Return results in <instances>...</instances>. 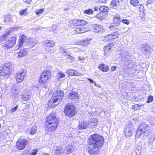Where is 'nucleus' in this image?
<instances>
[{
	"label": "nucleus",
	"mask_w": 155,
	"mask_h": 155,
	"mask_svg": "<svg viewBox=\"0 0 155 155\" xmlns=\"http://www.w3.org/2000/svg\"><path fill=\"white\" fill-rule=\"evenodd\" d=\"M104 139L103 136L94 134L91 135L87 140V151L90 155H99L100 150L104 145Z\"/></svg>",
	"instance_id": "1"
},
{
	"label": "nucleus",
	"mask_w": 155,
	"mask_h": 155,
	"mask_svg": "<svg viewBox=\"0 0 155 155\" xmlns=\"http://www.w3.org/2000/svg\"><path fill=\"white\" fill-rule=\"evenodd\" d=\"M59 123L57 115L53 112L50 114L45 118V128L46 131L52 133L57 129Z\"/></svg>",
	"instance_id": "2"
},
{
	"label": "nucleus",
	"mask_w": 155,
	"mask_h": 155,
	"mask_svg": "<svg viewBox=\"0 0 155 155\" xmlns=\"http://www.w3.org/2000/svg\"><path fill=\"white\" fill-rule=\"evenodd\" d=\"M109 28L111 30H116L115 32L113 33L108 34L103 37V41L105 42H109L112 41L117 39L119 37V33L118 31L119 30L118 28H117L114 26H110Z\"/></svg>",
	"instance_id": "3"
},
{
	"label": "nucleus",
	"mask_w": 155,
	"mask_h": 155,
	"mask_svg": "<svg viewBox=\"0 0 155 155\" xmlns=\"http://www.w3.org/2000/svg\"><path fill=\"white\" fill-rule=\"evenodd\" d=\"M77 112L76 109L73 104H68L65 105L64 109L65 115L69 118L75 115Z\"/></svg>",
	"instance_id": "4"
},
{
	"label": "nucleus",
	"mask_w": 155,
	"mask_h": 155,
	"mask_svg": "<svg viewBox=\"0 0 155 155\" xmlns=\"http://www.w3.org/2000/svg\"><path fill=\"white\" fill-rule=\"evenodd\" d=\"M10 63H6L0 67V76L8 77L12 73V69Z\"/></svg>",
	"instance_id": "5"
},
{
	"label": "nucleus",
	"mask_w": 155,
	"mask_h": 155,
	"mask_svg": "<svg viewBox=\"0 0 155 155\" xmlns=\"http://www.w3.org/2000/svg\"><path fill=\"white\" fill-rule=\"evenodd\" d=\"M51 73L49 70H45L42 71L39 78L38 81L40 84L47 83L50 79Z\"/></svg>",
	"instance_id": "6"
},
{
	"label": "nucleus",
	"mask_w": 155,
	"mask_h": 155,
	"mask_svg": "<svg viewBox=\"0 0 155 155\" xmlns=\"http://www.w3.org/2000/svg\"><path fill=\"white\" fill-rule=\"evenodd\" d=\"M87 23L86 21L79 18H74L70 20L68 22V26L71 28H74L78 26H83Z\"/></svg>",
	"instance_id": "7"
},
{
	"label": "nucleus",
	"mask_w": 155,
	"mask_h": 155,
	"mask_svg": "<svg viewBox=\"0 0 155 155\" xmlns=\"http://www.w3.org/2000/svg\"><path fill=\"white\" fill-rule=\"evenodd\" d=\"M28 143V141L26 139L20 137L16 141L15 147L18 150H21L25 149Z\"/></svg>",
	"instance_id": "8"
},
{
	"label": "nucleus",
	"mask_w": 155,
	"mask_h": 155,
	"mask_svg": "<svg viewBox=\"0 0 155 155\" xmlns=\"http://www.w3.org/2000/svg\"><path fill=\"white\" fill-rule=\"evenodd\" d=\"M16 40L17 38L15 36L11 37L5 42L2 47L5 49H9L12 48L15 44Z\"/></svg>",
	"instance_id": "9"
},
{
	"label": "nucleus",
	"mask_w": 155,
	"mask_h": 155,
	"mask_svg": "<svg viewBox=\"0 0 155 155\" xmlns=\"http://www.w3.org/2000/svg\"><path fill=\"white\" fill-rule=\"evenodd\" d=\"M17 50L18 51L16 54H17V57L18 58L25 57L28 54V51L27 48L23 47L18 46Z\"/></svg>",
	"instance_id": "10"
},
{
	"label": "nucleus",
	"mask_w": 155,
	"mask_h": 155,
	"mask_svg": "<svg viewBox=\"0 0 155 155\" xmlns=\"http://www.w3.org/2000/svg\"><path fill=\"white\" fill-rule=\"evenodd\" d=\"M26 75V71L24 69H22L16 74L15 79L17 83L22 82Z\"/></svg>",
	"instance_id": "11"
},
{
	"label": "nucleus",
	"mask_w": 155,
	"mask_h": 155,
	"mask_svg": "<svg viewBox=\"0 0 155 155\" xmlns=\"http://www.w3.org/2000/svg\"><path fill=\"white\" fill-rule=\"evenodd\" d=\"M125 136L126 137H131L134 134L133 128L131 124H128L124 128V130Z\"/></svg>",
	"instance_id": "12"
},
{
	"label": "nucleus",
	"mask_w": 155,
	"mask_h": 155,
	"mask_svg": "<svg viewBox=\"0 0 155 155\" xmlns=\"http://www.w3.org/2000/svg\"><path fill=\"white\" fill-rule=\"evenodd\" d=\"M68 98L70 101H74L79 99L78 94L76 91H71L67 95Z\"/></svg>",
	"instance_id": "13"
},
{
	"label": "nucleus",
	"mask_w": 155,
	"mask_h": 155,
	"mask_svg": "<svg viewBox=\"0 0 155 155\" xmlns=\"http://www.w3.org/2000/svg\"><path fill=\"white\" fill-rule=\"evenodd\" d=\"M60 103L59 102L58 98H54L52 97L48 101L47 105L49 107L53 108L58 106Z\"/></svg>",
	"instance_id": "14"
},
{
	"label": "nucleus",
	"mask_w": 155,
	"mask_h": 155,
	"mask_svg": "<svg viewBox=\"0 0 155 155\" xmlns=\"http://www.w3.org/2000/svg\"><path fill=\"white\" fill-rule=\"evenodd\" d=\"M64 92L62 90L56 91L53 93L52 97L58 98L59 102H60L64 97Z\"/></svg>",
	"instance_id": "15"
},
{
	"label": "nucleus",
	"mask_w": 155,
	"mask_h": 155,
	"mask_svg": "<svg viewBox=\"0 0 155 155\" xmlns=\"http://www.w3.org/2000/svg\"><path fill=\"white\" fill-rule=\"evenodd\" d=\"M140 127L142 130L143 136H147L151 132L150 127L145 124H142Z\"/></svg>",
	"instance_id": "16"
},
{
	"label": "nucleus",
	"mask_w": 155,
	"mask_h": 155,
	"mask_svg": "<svg viewBox=\"0 0 155 155\" xmlns=\"http://www.w3.org/2000/svg\"><path fill=\"white\" fill-rule=\"evenodd\" d=\"M91 40V38H89L84 40H81L78 41V44L83 47H87L90 44Z\"/></svg>",
	"instance_id": "17"
},
{
	"label": "nucleus",
	"mask_w": 155,
	"mask_h": 155,
	"mask_svg": "<svg viewBox=\"0 0 155 155\" xmlns=\"http://www.w3.org/2000/svg\"><path fill=\"white\" fill-rule=\"evenodd\" d=\"M85 28L82 27H77L74 28L72 32L74 34H78L84 33L86 31Z\"/></svg>",
	"instance_id": "18"
},
{
	"label": "nucleus",
	"mask_w": 155,
	"mask_h": 155,
	"mask_svg": "<svg viewBox=\"0 0 155 155\" xmlns=\"http://www.w3.org/2000/svg\"><path fill=\"white\" fill-rule=\"evenodd\" d=\"M113 46V43L110 42L104 47V55H107L110 53L111 48Z\"/></svg>",
	"instance_id": "19"
},
{
	"label": "nucleus",
	"mask_w": 155,
	"mask_h": 155,
	"mask_svg": "<svg viewBox=\"0 0 155 155\" xmlns=\"http://www.w3.org/2000/svg\"><path fill=\"white\" fill-rule=\"evenodd\" d=\"M28 40L27 37L24 35H22L18 39V46L23 47V44Z\"/></svg>",
	"instance_id": "20"
},
{
	"label": "nucleus",
	"mask_w": 155,
	"mask_h": 155,
	"mask_svg": "<svg viewBox=\"0 0 155 155\" xmlns=\"http://www.w3.org/2000/svg\"><path fill=\"white\" fill-rule=\"evenodd\" d=\"M93 28L95 33L101 32L103 31V27L102 25L97 24H94L93 25Z\"/></svg>",
	"instance_id": "21"
},
{
	"label": "nucleus",
	"mask_w": 155,
	"mask_h": 155,
	"mask_svg": "<svg viewBox=\"0 0 155 155\" xmlns=\"http://www.w3.org/2000/svg\"><path fill=\"white\" fill-rule=\"evenodd\" d=\"M44 44L48 48H52L55 46V43L52 40H46L44 42Z\"/></svg>",
	"instance_id": "22"
},
{
	"label": "nucleus",
	"mask_w": 155,
	"mask_h": 155,
	"mask_svg": "<svg viewBox=\"0 0 155 155\" xmlns=\"http://www.w3.org/2000/svg\"><path fill=\"white\" fill-rule=\"evenodd\" d=\"M11 30L6 31V32L0 36V42H3L7 38L8 36L12 32Z\"/></svg>",
	"instance_id": "23"
},
{
	"label": "nucleus",
	"mask_w": 155,
	"mask_h": 155,
	"mask_svg": "<svg viewBox=\"0 0 155 155\" xmlns=\"http://www.w3.org/2000/svg\"><path fill=\"white\" fill-rule=\"evenodd\" d=\"M98 68L101 71L103 72H106L109 70V67L108 65H106L104 63L100 64L98 66Z\"/></svg>",
	"instance_id": "24"
},
{
	"label": "nucleus",
	"mask_w": 155,
	"mask_h": 155,
	"mask_svg": "<svg viewBox=\"0 0 155 155\" xmlns=\"http://www.w3.org/2000/svg\"><path fill=\"white\" fill-rule=\"evenodd\" d=\"M66 74L69 76H77L79 75V74L76 70L74 69H69L66 72Z\"/></svg>",
	"instance_id": "25"
},
{
	"label": "nucleus",
	"mask_w": 155,
	"mask_h": 155,
	"mask_svg": "<svg viewBox=\"0 0 155 155\" xmlns=\"http://www.w3.org/2000/svg\"><path fill=\"white\" fill-rule=\"evenodd\" d=\"M119 0H112L110 2V6L111 8L116 9L119 5Z\"/></svg>",
	"instance_id": "26"
},
{
	"label": "nucleus",
	"mask_w": 155,
	"mask_h": 155,
	"mask_svg": "<svg viewBox=\"0 0 155 155\" xmlns=\"http://www.w3.org/2000/svg\"><path fill=\"white\" fill-rule=\"evenodd\" d=\"M88 122L85 121H81L79 123V129L80 130L85 129L88 127Z\"/></svg>",
	"instance_id": "27"
},
{
	"label": "nucleus",
	"mask_w": 155,
	"mask_h": 155,
	"mask_svg": "<svg viewBox=\"0 0 155 155\" xmlns=\"http://www.w3.org/2000/svg\"><path fill=\"white\" fill-rule=\"evenodd\" d=\"M130 3L133 7H136L139 5L141 7L142 5V4H140L139 0H130Z\"/></svg>",
	"instance_id": "28"
},
{
	"label": "nucleus",
	"mask_w": 155,
	"mask_h": 155,
	"mask_svg": "<svg viewBox=\"0 0 155 155\" xmlns=\"http://www.w3.org/2000/svg\"><path fill=\"white\" fill-rule=\"evenodd\" d=\"M31 97V95L30 93L26 92L22 95L21 98L24 101H27L30 99Z\"/></svg>",
	"instance_id": "29"
},
{
	"label": "nucleus",
	"mask_w": 155,
	"mask_h": 155,
	"mask_svg": "<svg viewBox=\"0 0 155 155\" xmlns=\"http://www.w3.org/2000/svg\"><path fill=\"white\" fill-rule=\"evenodd\" d=\"M35 44L36 43L34 40L31 38L29 39L27 43V45L29 48H33Z\"/></svg>",
	"instance_id": "30"
},
{
	"label": "nucleus",
	"mask_w": 155,
	"mask_h": 155,
	"mask_svg": "<svg viewBox=\"0 0 155 155\" xmlns=\"http://www.w3.org/2000/svg\"><path fill=\"white\" fill-rule=\"evenodd\" d=\"M67 152L68 154L71 153L74 149V145H70L66 147Z\"/></svg>",
	"instance_id": "31"
},
{
	"label": "nucleus",
	"mask_w": 155,
	"mask_h": 155,
	"mask_svg": "<svg viewBox=\"0 0 155 155\" xmlns=\"http://www.w3.org/2000/svg\"><path fill=\"white\" fill-rule=\"evenodd\" d=\"M140 129H138L136 131L135 137L137 138H138L140 137L142 135H143V132L141 128V127H140Z\"/></svg>",
	"instance_id": "32"
},
{
	"label": "nucleus",
	"mask_w": 155,
	"mask_h": 155,
	"mask_svg": "<svg viewBox=\"0 0 155 155\" xmlns=\"http://www.w3.org/2000/svg\"><path fill=\"white\" fill-rule=\"evenodd\" d=\"M113 21H117V24L119 25L120 22V16L118 14H117L115 15L113 17Z\"/></svg>",
	"instance_id": "33"
},
{
	"label": "nucleus",
	"mask_w": 155,
	"mask_h": 155,
	"mask_svg": "<svg viewBox=\"0 0 155 155\" xmlns=\"http://www.w3.org/2000/svg\"><path fill=\"white\" fill-rule=\"evenodd\" d=\"M143 104H136L134 105H132L131 106V108L134 109V110H139L140 109V107L143 106Z\"/></svg>",
	"instance_id": "34"
},
{
	"label": "nucleus",
	"mask_w": 155,
	"mask_h": 155,
	"mask_svg": "<svg viewBox=\"0 0 155 155\" xmlns=\"http://www.w3.org/2000/svg\"><path fill=\"white\" fill-rule=\"evenodd\" d=\"M99 9L101 12H105L107 11L109 9V8L107 6H100Z\"/></svg>",
	"instance_id": "35"
},
{
	"label": "nucleus",
	"mask_w": 155,
	"mask_h": 155,
	"mask_svg": "<svg viewBox=\"0 0 155 155\" xmlns=\"http://www.w3.org/2000/svg\"><path fill=\"white\" fill-rule=\"evenodd\" d=\"M37 132L36 127L35 126H33L30 130V134L33 135L36 134Z\"/></svg>",
	"instance_id": "36"
},
{
	"label": "nucleus",
	"mask_w": 155,
	"mask_h": 155,
	"mask_svg": "<svg viewBox=\"0 0 155 155\" xmlns=\"http://www.w3.org/2000/svg\"><path fill=\"white\" fill-rule=\"evenodd\" d=\"M83 12L85 14L91 15L93 13L94 11L92 9L89 8L83 11Z\"/></svg>",
	"instance_id": "37"
},
{
	"label": "nucleus",
	"mask_w": 155,
	"mask_h": 155,
	"mask_svg": "<svg viewBox=\"0 0 155 155\" xmlns=\"http://www.w3.org/2000/svg\"><path fill=\"white\" fill-rule=\"evenodd\" d=\"M94 17L101 20L103 19L104 18L103 14L101 12L97 14Z\"/></svg>",
	"instance_id": "38"
},
{
	"label": "nucleus",
	"mask_w": 155,
	"mask_h": 155,
	"mask_svg": "<svg viewBox=\"0 0 155 155\" xmlns=\"http://www.w3.org/2000/svg\"><path fill=\"white\" fill-rule=\"evenodd\" d=\"M4 21L5 22L10 21L12 20L11 16L9 15H6L4 18Z\"/></svg>",
	"instance_id": "39"
},
{
	"label": "nucleus",
	"mask_w": 155,
	"mask_h": 155,
	"mask_svg": "<svg viewBox=\"0 0 155 155\" xmlns=\"http://www.w3.org/2000/svg\"><path fill=\"white\" fill-rule=\"evenodd\" d=\"M19 13L21 15H26L28 14L27 8H26L25 9L21 10L19 12Z\"/></svg>",
	"instance_id": "40"
},
{
	"label": "nucleus",
	"mask_w": 155,
	"mask_h": 155,
	"mask_svg": "<svg viewBox=\"0 0 155 155\" xmlns=\"http://www.w3.org/2000/svg\"><path fill=\"white\" fill-rule=\"evenodd\" d=\"M44 11V9L43 8L38 9L35 11V13L37 15H39L41 14Z\"/></svg>",
	"instance_id": "41"
},
{
	"label": "nucleus",
	"mask_w": 155,
	"mask_h": 155,
	"mask_svg": "<svg viewBox=\"0 0 155 155\" xmlns=\"http://www.w3.org/2000/svg\"><path fill=\"white\" fill-rule=\"evenodd\" d=\"M144 48V51L145 52H147L148 53H149V52L150 51V50L151 49L149 46L147 45L145 46Z\"/></svg>",
	"instance_id": "42"
},
{
	"label": "nucleus",
	"mask_w": 155,
	"mask_h": 155,
	"mask_svg": "<svg viewBox=\"0 0 155 155\" xmlns=\"http://www.w3.org/2000/svg\"><path fill=\"white\" fill-rule=\"evenodd\" d=\"M58 75L59 78H61L65 77L66 76L65 74L64 73L61 72H58Z\"/></svg>",
	"instance_id": "43"
},
{
	"label": "nucleus",
	"mask_w": 155,
	"mask_h": 155,
	"mask_svg": "<svg viewBox=\"0 0 155 155\" xmlns=\"http://www.w3.org/2000/svg\"><path fill=\"white\" fill-rule=\"evenodd\" d=\"M61 150L60 148H58L54 151V153L56 155H59L61 153Z\"/></svg>",
	"instance_id": "44"
},
{
	"label": "nucleus",
	"mask_w": 155,
	"mask_h": 155,
	"mask_svg": "<svg viewBox=\"0 0 155 155\" xmlns=\"http://www.w3.org/2000/svg\"><path fill=\"white\" fill-rule=\"evenodd\" d=\"M69 56L67 60L69 62L72 63L74 61V57H72L70 55H69Z\"/></svg>",
	"instance_id": "45"
},
{
	"label": "nucleus",
	"mask_w": 155,
	"mask_h": 155,
	"mask_svg": "<svg viewBox=\"0 0 155 155\" xmlns=\"http://www.w3.org/2000/svg\"><path fill=\"white\" fill-rule=\"evenodd\" d=\"M98 122V120L97 118H93L91 119L90 122V123L91 124H94L95 123H97Z\"/></svg>",
	"instance_id": "46"
},
{
	"label": "nucleus",
	"mask_w": 155,
	"mask_h": 155,
	"mask_svg": "<svg viewBox=\"0 0 155 155\" xmlns=\"http://www.w3.org/2000/svg\"><path fill=\"white\" fill-rule=\"evenodd\" d=\"M121 21L123 23L128 25L130 23V21L129 20L126 19H122Z\"/></svg>",
	"instance_id": "47"
},
{
	"label": "nucleus",
	"mask_w": 155,
	"mask_h": 155,
	"mask_svg": "<svg viewBox=\"0 0 155 155\" xmlns=\"http://www.w3.org/2000/svg\"><path fill=\"white\" fill-rule=\"evenodd\" d=\"M153 97L151 96H149L147 100V103H150L152 102L153 100Z\"/></svg>",
	"instance_id": "48"
},
{
	"label": "nucleus",
	"mask_w": 155,
	"mask_h": 155,
	"mask_svg": "<svg viewBox=\"0 0 155 155\" xmlns=\"http://www.w3.org/2000/svg\"><path fill=\"white\" fill-rule=\"evenodd\" d=\"M37 149L33 150V152L30 154V155H35L37 154Z\"/></svg>",
	"instance_id": "49"
},
{
	"label": "nucleus",
	"mask_w": 155,
	"mask_h": 155,
	"mask_svg": "<svg viewBox=\"0 0 155 155\" xmlns=\"http://www.w3.org/2000/svg\"><path fill=\"white\" fill-rule=\"evenodd\" d=\"M18 108V106L16 105L13 108H12L11 110L12 112H13L15 111Z\"/></svg>",
	"instance_id": "50"
},
{
	"label": "nucleus",
	"mask_w": 155,
	"mask_h": 155,
	"mask_svg": "<svg viewBox=\"0 0 155 155\" xmlns=\"http://www.w3.org/2000/svg\"><path fill=\"white\" fill-rule=\"evenodd\" d=\"M116 67L115 66H113L111 67L110 71H113L116 70Z\"/></svg>",
	"instance_id": "51"
},
{
	"label": "nucleus",
	"mask_w": 155,
	"mask_h": 155,
	"mask_svg": "<svg viewBox=\"0 0 155 155\" xmlns=\"http://www.w3.org/2000/svg\"><path fill=\"white\" fill-rule=\"evenodd\" d=\"M87 80L90 81V82L91 83H94V85H96L95 82L93 81L92 79L89 78H87Z\"/></svg>",
	"instance_id": "52"
},
{
	"label": "nucleus",
	"mask_w": 155,
	"mask_h": 155,
	"mask_svg": "<svg viewBox=\"0 0 155 155\" xmlns=\"http://www.w3.org/2000/svg\"><path fill=\"white\" fill-rule=\"evenodd\" d=\"M24 2L30 4L31 1V0H23Z\"/></svg>",
	"instance_id": "53"
},
{
	"label": "nucleus",
	"mask_w": 155,
	"mask_h": 155,
	"mask_svg": "<svg viewBox=\"0 0 155 155\" xmlns=\"http://www.w3.org/2000/svg\"><path fill=\"white\" fill-rule=\"evenodd\" d=\"M84 59V57H81V56H79L78 57V60H82Z\"/></svg>",
	"instance_id": "54"
},
{
	"label": "nucleus",
	"mask_w": 155,
	"mask_h": 155,
	"mask_svg": "<svg viewBox=\"0 0 155 155\" xmlns=\"http://www.w3.org/2000/svg\"><path fill=\"white\" fill-rule=\"evenodd\" d=\"M94 11H97L98 9V7H95L94 8Z\"/></svg>",
	"instance_id": "55"
},
{
	"label": "nucleus",
	"mask_w": 155,
	"mask_h": 155,
	"mask_svg": "<svg viewBox=\"0 0 155 155\" xmlns=\"http://www.w3.org/2000/svg\"><path fill=\"white\" fill-rule=\"evenodd\" d=\"M26 106L27 107V108H29L30 106V105L29 104H26Z\"/></svg>",
	"instance_id": "56"
},
{
	"label": "nucleus",
	"mask_w": 155,
	"mask_h": 155,
	"mask_svg": "<svg viewBox=\"0 0 155 155\" xmlns=\"http://www.w3.org/2000/svg\"><path fill=\"white\" fill-rule=\"evenodd\" d=\"M42 155H49V154L48 153H44Z\"/></svg>",
	"instance_id": "57"
},
{
	"label": "nucleus",
	"mask_w": 155,
	"mask_h": 155,
	"mask_svg": "<svg viewBox=\"0 0 155 155\" xmlns=\"http://www.w3.org/2000/svg\"><path fill=\"white\" fill-rule=\"evenodd\" d=\"M95 124L97 125V123ZM94 126H95V125H94Z\"/></svg>",
	"instance_id": "58"
},
{
	"label": "nucleus",
	"mask_w": 155,
	"mask_h": 155,
	"mask_svg": "<svg viewBox=\"0 0 155 155\" xmlns=\"http://www.w3.org/2000/svg\"><path fill=\"white\" fill-rule=\"evenodd\" d=\"M1 29V27L0 26V30Z\"/></svg>",
	"instance_id": "59"
}]
</instances>
